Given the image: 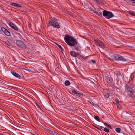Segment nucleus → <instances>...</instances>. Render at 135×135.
<instances>
[{"label": "nucleus", "mask_w": 135, "mask_h": 135, "mask_svg": "<svg viewBox=\"0 0 135 135\" xmlns=\"http://www.w3.org/2000/svg\"><path fill=\"white\" fill-rule=\"evenodd\" d=\"M101 42V41H100L97 39H96L94 40V42L95 44L97 46H98L99 44Z\"/></svg>", "instance_id": "nucleus-14"}, {"label": "nucleus", "mask_w": 135, "mask_h": 135, "mask_svg": "<svg viewBox=\"0 0 135 135\" xmlns=\"http://www.w3.org/2000/svg\"><path fill=\"white\" fill-rule=\"evenodd\" d=\"M9 26L12 29L15 30L16 31H18V29L17 26L14 25L13 23L9 22L8 23Z\"/></svg>", "instance_id": "nucleus-7"}, {"label": "nucleus", "mask_w": 135, "mask_h": 135, "mask_svg": "<svg viewBox=\"0 0 135 135\" xmlns=\"http://www.w3.org/2000/svg\"><path fill=\"white\" fill-rule=\"evenodd\" d=\"M98 46H99L100 47L103 49L105 47V45L103 44V43L101 41Z\"/></svg>", "instance_id": "nucleus-15"}, {"label": "nucleus", "mask_w": 135, "mask_h": 135, "mask_svg": "<svg viewBox=\"0 0 135 135\" xmlns=\"http://www.w3.org/2000/svg\"><path fill=\"white\" fill-rule=\"evenodd\" d=\"M36 108H38V109H41V108H40V107L39 106L37 103L36 104Z\"/></svg>", "instance_id": "nucleus-29"}, {"label": "nucleus", "mask_w": 135, "mask_h": 135, "mask_svg": "<svg viewBox=\"0 0 135 135\" xmlns=\"http://www.w3.org/2000/svg\"><path fill=\"white\" fill-rule=\"evenodd\" d=\"M104 131L105 132L107 133H108L109 131V130L107 128L105 127L104 128Z\"/></svg>", "instance_id": "nucleus-23"}, {"label": "nucleus", "mask_w": 135, "mask_h": 135, "mask_svg": "<svg viewBox=\"0 0 135 135\" xmlns=\"http://www.w3.org/2000/svg\"><path fill=\"white\" fill-rule=\"evenodd\" d=\"M0 135H4L0 133Z\"/></svg>", "instance_id": "nucleus-40"}, {"label": "nucleus", "mask_w": 135, "mask_h": 135, "mask_svg": "<svg viewBox=\"0 0 135 135\" xmlns=\"http://www.w3.org/2000/svg\"><path fill=\"white\" fill-rule=\"evenodd\" d=\"M126 90L128 94H129L130 97H132L133 94V93L132 92V88L130 86H129L127 88V86H126Z\"/></svg>", "instance_id": "nucleus-4"}, {"label": "nucleus", "mask_w": 135, "mask_h": 135, "mask_svg": "<svg viewBox=\"0 0 135 135\" xmlns=\"http://www.w3.org/2000/svg\"><path fill=\"white\" fill-rule=\"evenodd\" d=\"M121 129L120 128H116L115 130L118 133H120L121 131Z\"/></svg>", "instance_id": "nucleus-20"}, {"label": "nucleus", "mask_w": 135, "mask_h": 135, "mask_svg": "<svg viewBox=\"0 0 135 135\" xmlns=\"http://www.w3.org/2000/svg\"><path fill=\"white\" fill-rule=\"evenodd\" d=\"M116 75L117 76V77L118 78L120 76L121 74L120 73H116Z\"/></svg>", "instance_id": "nucleus-28"}, {"label": "nucleus", "mask_w": 135, "mask_h": 135, "mask_svg": "<svg viewBox=\"0 0 135 135\" xmlns=\"http://www.w3.org/2000/svg\"><path fill=\"white\" fill-rule=\"evenodd\" d=\"M132 2L133 3H135V0H132Z\"/></svg>", "instance_id": "nucleus-35"}, {"label": "nucleus", "mask_w": 135, "mask_h": 135, "mask_svg": "<svg viewBox=\"0 0 135 135\" xmlns=\"http://www.w3.org/2000/svg\"><path fill=\"white\" fill-rule=\"evenodd\" d=\"M5 44L7 46H11L12 44L11 43H10L8 41H6L5 42Z\"/></svg>", "instance_id": "nucleus-17"}, {"label": "nucleus", "mask_w": 135, "mask_h": 135, "mask_svg": "<svg viewBox=\"0 0 135 135\" xmlns=\"http://www.w3.org/2000/svg\"><path fill=\"white\" fill-rule=\"evenodd\" d=\"M64 40L66 43L69 46H75L77 45V41L76 39L68 35H65Z\"/></svg>", "instance_id": "nucleus-1"}, {"label": "nucleus", "mask_w": 135, "mask_h": 135, "mask_svg": "<svg viewBox=\"0 0 135 135\" xmlns=\"http://www.w3.org/2000/svg\"><path fill=\"white\" fill-rule=\"evenodd\" d=\"M72 92L73 93L75 94H80L79 93H78L75 90H73L72 91Z\"/></svg>", "instance_id": "nucleus-26"}, {"label": "nucleus", "mask_w": 135, "mask_h": 135, "mask_svg": "<svg viewBox=\"0 0 135 135\" xmlns=\"http://www.w3.org/2000/svg\"><path fill=\"white\" fill-rule=\"evenodd\" d=\"M128 12L129 14L131 15L135 16V13H134L130 11H128Z\"/></svg>", "instance_id": "nucleus-22"}, {"label": "nucleus", "mask_w": 135, "mask_h": 135, "mask_svg": "<svg viewBox=\"0 0 135 135\" xmlns=\"http://www.w3.org/2000/svg\"><path fill=\"white\" fill-rule=\"evenodd\" d=\"M90 61L94 64H95L96 63V61H95V60H91Z\"/></svg>", "instance_id": "nucleus-30"}, {"label": "nucleus", "mask_w": 135, "mask_h": 135, "mask_svg": "<svg viewBox=\"0 0 135 135\" xmlns=\"http://www.w3.org/2000/svg\"><path fill=\"white\" fill-rule=\"evenodd\" d=\"M75 56H76V57L77 56V55H79L78 53L76 52H75Z\"/></svg>", "instance_id": "nucleus-33"}, {"label": "nucleus", "mask_w": 135, "mask_h": 135, "mask_svg": "<svg viewBox=\"0 0 135 135\" xmlns=\"http://www.w3.org/2000/svg\"><path fill=\"white\" fill-rule=\"evenodd\" d=\"M92 103H91V104H92L93 105H94V104H94L93 102H92Z\"/></svg>", "instance_id": "nucleus-39"}, {"label": "nucleus", "mask_w": 135, "mask_h": 135, "mask_svg": "<svg viewBox=\"0 0 135 135\" xmlns=\"http://www.w3.org/2000/svg\"><path fill=\"white\" fill-rule=\"evenodd\" d=\"M103 16L107 19L111 18L114 16L111 12L107 11L104 10L103 12Z\"/></svg>", "instance_id": "nucleus-2"}, {"label": "nucleus", "mask_w": 135, "mask_h": 135, "mask_svg": "<svg viewBox=\"0 0 135 135\" xmlns=\"http://www.w3.org/2000/svg\"><path fill=\"white\" fill-rule=\"evenodd\" d=\"M56 45L61 50H63L62 48V47H61V46L57 44V43H56Z\"/></svg>", "instance_id": "nucleus-25"}, {"label": "nucleus", "mask_w": 135, "mask_h": 135, "mask_svg": "<svg viewBox=\"0 0 135 135\" xmlns=\"http://www.w3.org/2000/svg\"><path fill=\"white\" fill-rule=\"evenodd\" d=\"M1 30L6 35L8 36H10L11 34L9 31L5 28L2 27L1 28Z\"/></svg>", "instance_id": "nucleus-6"}, {"label": "nucleus", "mask_w": 135, "mask_h": 135, "mask_svg": "<svg viewBox=\"0 0 135 135\" xmlns=\"http://www.w3.org/2000/svg\"><path fill=\"white\" fill-rule=\"evenodd\" d=\"M16 7H21L22 6L21 5L19 4H17V5H16Z\"/></svg>", "instance_id": "nucleus-31"}, {"label": "nucleus", "mask_w": 135, "mask_h": 135, "mask_svg": "<svg viewBox=\"0 0 135 135\" xmlns=\"http://www.w3.org/2000/svg\"><path fill=\"white\" fill-rule=\"evenodd\" d=\"M93 126L94 127H95V128H97L98 129H99V130H100L101 131V130L100 129H99V128L98 127H96V126H94V125H93Z\"/></svg>", "instance_id": "nucleus-34"}, {"label": "nucleus", "mask_w": 135, "mask_h": 135, "mask_svg": "<svg viewBox=\"0 0 135 135\" xmlns=\"http://www.w3.org/2000/svg\"><path fill=\"white\" fill-rule=\"evenodd\" d=\"M94 118L96 120L98 121H100L99 118L98 116L97 115H95L94 116Z\"/></svg>", "instance_id": "nucleus-21"}, {"label": "nucleus", "mask_w": 135, "mask_h": 135, "mask_svg": "<svg viewBox=\"0 0 135 135\" xmlns=\"http://www.w3.org/2000/svg\"><path fill=\"white\" fill-rule=\"evenodd\" d=\"M119 55L116 54L111 53L109 54L108 59L111 61H118Z\"/></svg>", "instance_id": "nucleus-3"}, {"label": "nucleus", "mask_w": 135, "mask_h": 135, "mask_svg": "<svg viewBox=\"0 0 135 135\" xmlns=\"http://www.w3.org/2000/svg\"><path fill=\"white\" fill-rule=\"evenodd\" d=\"M108 127L110 128V126L108 124V125L107 126Z\"/></svg>", "instance_id": "nucleus-37"}, {"label": "nucleus", "mask_w": 135, "mask_h": 135, "mask_svg": "<svg viewBox=\"0 0 135 135\" xmlns=\"http://www.w3.org/2000/svg\"><path fill=\"white\" fill-rule=\"evenodd\" d=\"M75 53V52L73 51H71L70 52L71 55L74 57H76Z\"/></svg>", "instance_id": "nucleus-16"}, {"label": "nucleus", "mask_w": 135, "mask_h": 135, "mask_svg": "<svg viewBox=\"0 0 135 135\" xmlns=\"http://www.w3.org/2000/svg\"><path fill=\"white\" fill-rule=\"evenodd\" d=\"M127 60L123 57L122 56H121L120 55H119L118 61H120L125 62L127 61Z\"/></svg>", "instance_id": "nucleus-9"}, {"label": "nucleus", "mask_w": 135, "mask_h": 135, "mask_svg": "<svg viewBox=\"0 0 135 135\" xmlns=\"http://www.w3.org/2000/svg\"><path fill=\"white\" fill-rule=\"evenodd\" d=\"M75 50H76L77 51H78V49L77 48H75Z\"/></svg>", "instance_id": "nucleus-38"}, {"label": "nucleus", "mask_w": 135, "mask_h": 135, "mask_svg": "<svg viewBox=\"0 0 135 135\" xmlns=\"http://www.w3.org/2000/svg\"><path fill=\"white\" fill-rule=\"evenodd\" d=\"M133 74H135V71H134V72H133Z\"/></svg>", "instance_id": "nucleus-41"}, {"label": "nucleus", "mask_w": 135, "mask_h": 135, "mask_svg": "<svg viewBox=\"0 0 135 135\" xmlns=\"http://www.w3.org/2000/svg\"><path fill=\"white\" fill-rule=\"evenodd\" d=\"M54 25H53L52 27L54 28H60V23H59L57 22V21H56L55 23L54 24Z\"/></svg>", "instance_id": "nucleus-10"}, {"label": "nucleus", "mask_w": 135, "mask_h": 135, "mask_svg": "<svg viewBox=\"0 0 135 135\" xmlns=\"http://www.w3.org/2000/svg\"><path fill=\"white\" fill-rule=\"evenodd\" d=\"M56 21H57V19L54 17L52 18L49 19L48 21V23L50 25L52 26L54 25V24L55 23Z\"/></svg>", "instance_id": "nucleus-5"}, {"label": "nucleus", "mask_w": 135, "mask_h": 135, "mask_svg": "<svg viewBox=\"0 0 135 135\" xmlns=\"http://www.w3.org/2000/svg\"><path fill=\"white\" fill-rule=\"evenodd\" d=\"M104 125L106 126H107V125H108V124H107V123H106V122H105L104 123Z\"/></svg>", "instance_id": "nucleus-36"}, {"label": "nucleus", "mask_w": 135, "mask_h": 135, "mask_svg": "<svg viewBox=\"0 0 135 135\" xmlns=\"http://www.w3.org/2000/svg\"><path fill=\"white\" fill-rule=\"evenodd\" d=\"M115 101L117 103H118L119 102V100L117 99H116Z\"/></svg>", "instance_id": "nucleus-32"}, {"label": "nucleus", "mask_w": 135, "mask_h": 135, "mask_svg": "<svg viewBox=\"0 0 135 135\" xmlns=\"http://www.w3.org/2000/svg\"><path fill=\"white\" fill-rule=\"evenodd\" d=\"M17 3H11V5L14 6L16 7L17 5Z\"/></svg>", "instance_id": "nucleus-27"}, {"label": "nucleus", "mask_w": 135, "mask_h": 135, "mask_svg": "<svg viewBox=\"0 0 135 135\" xmlns=\"http://www.w3.org/2000/svg\"><path fill=\"white\" fill-rule=\"evenodd\" d=\"M96 2L100 5H103L104 4V2L103 0H97Z\"/></svg>", "instance_id": "nucleus-13"}, {"label": "nucleus", "mask_w": 135, "mask_h": 135, "mask_svg": "<svg viewBox=\"0 0 135 135\" xmlns=\"http://www.w3.org/2000/svg\"><path fill=\"white\" fill-rule=\"evenodd\" d=\"M16 43L17 46L20 47H23V46L25 45V44L21 41L17 40L16 41Z\"/></svg>", "instance_id": "nucleus-8"}, {"label": "nucleus", "mask_w": 135, "mask_h": 135, "mask_svg": "<svg viewBox=\"0 0 135 135\" xmlns=\"http://www.w3.org/2000/svg\"><path fill=\"white\" fill-rule=\"evenodd\" d=\"M11 73L12 74L15 76V77H16L18 79H21V76L20 75L18 74L16 72H13L12 71H11Z\"/></svg>", "instance_id": "nucleus-12"}, {"label": "nucleus", "mask_w": 135, "mask_h": 135, "mask_svg": "<svg viewBox=\"0 0 135 135\" xmlns=\"http://www.w3.org/2000/svg\"><path fill=\"white\" fill-rule=\"evenodd\" d=\"M51 134L53 135H59L58 133L53 131H52Z\"/></svg>", "instance_id": "nucleus-19"}, {"label": "nucleus", "mask_w": 135, "mask_h": 135, "mask_svg": "<svg viewBox=\"0 0 135 135\" xmlns=\"http://www.w3.org/2000/svg\"><path fill=\"white\" fill-rule=\"evenodd\" d=\"M104 96L106 98H108L109 97V94L105 93V94H104Z\"/></svg>", "instance_id": "nucleus-24"}, {"label": "nucleus", "mask_w": 135, "mask_h": 135, "mask_svg": "<svg viewBox=\"0 0 135 135\" xmlns=\"http://www.w3.org/2000/svg\"><path fill=\"white\" fill-rule=\"evenodd\" d=\"M64 84L65 86H69L70 84V82L69 80L65 81Z\"/></svg>", "instance_id": "nucleus-18"}, {"label": "nucleus", "mask_w": 135, "mask_h": 135, "mask_svg": "<svg viewBox=\"0 0 135 135\" xmlns=\"http://www.w3.org/2000/svg\"><path fill=\"white\" fill-rule=\"evenodd\" d=\"M42 127L46 131L48 132L49 133L51 134L52 130L50 129L49 128L45 126H42Z\"/></svg>", "instance_id": "nucleus-11"}]
</instances>
